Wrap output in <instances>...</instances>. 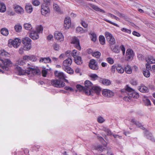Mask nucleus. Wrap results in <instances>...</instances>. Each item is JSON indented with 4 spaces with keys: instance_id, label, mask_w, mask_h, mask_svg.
I'll return each mask as SVG.
<instances>
[{
    "instance_id": "34",
    "label": "nucleus",
    "mask_w": 155,
    "mask_h": 155,
    "mask_svg": "<svg viewBox=\"0 0 155 155\" xmlns=\"http://www.w3.org/2000/svg\"><path fill=\"white\" fill-rule=\"evenodd\" d=\"M110 48L112 50L116 53H118L120 51V50L118 45L114 46L113 48L110 46Z\"/></svg>"
},
{
    "instance_id": "45",
    "label": "nucleus",
    "mask_w": 155,
    "mask_h": 155,
    "mask_svg": "<svg viewBox=\"0 0 155 155\" xmlns=\"http://www.w3.org/2000/svg\"><path fill=\"white\" fill-rule=\"evenodd\" d=\"M15 30L17 32H20L22 29L21 26L20 25H16L14 27Z\"/></svg>"
},
{
    "instance_id": "31",
    "label": "nucleus",
    "mask_w": 155,
    "mask_h": 155,
    "mask_svg": "<svg viewBox=\"0 0 155 155\" xmlns=\"http://www.w3.org/2000/svg\"><path fill=\"white\" fill-rule=\"evenodd\" d=\"M124 71L126 73L128 74H131L132 72V69L130 66L127 65L125 68Z\"/></svg>"
},
{
    "instance_id": "23",
    "label": "nucleus",
    "mask_w": 155,
    "mask_h": 155,
    "mask_svg": "<svg viewBox=\"0 0 155 155\" xmlns=\"http://www.w3.org/2000/svg\"><path fill=\"white\" fill-rule=\"evenodd\" d=\"M128 95L130 98H138L139 97L138 93L135 92L134 90L131 93H127Z\"/></svg>"
},
{
    "instance_id": "51",
    "label": "nucleus",
    "mask_w": 155,
    "mask_h": 155,
    "mask_svg": "<svg viewBox=\"0 0 155 155\" xmlns=\"http://www.w3.org/2000/svg\"><path fill=\"white\" fill-rule=\"evenodd\" d=\"M106 60L107 62L110 64H112L114 63V60L111 58H108Z\"/></svg>"
},
{
    "instance_id": "46",
    "label": "nucleus",
    "mask_w": 155,
    "mask_h": 155,
    "mask_svg": "<svg viewBox=\"0 0 155 155\" xmlns=\"http://www.w3.org/2000/svg\"><path fill=\"white\" fill-rule=\"evenodd\" d=\"M89 77L91 78L94 81L97 79L98 77L96 74H91L89 75Z\"/></svg>"
},
{
    "instance_id": "42",
    "label": "nucleus",
    "mask_w": 155,
    "mask_h": 155,
    "mask_svg": "<svg viewBox=\"0 0 155 155\" xmlns=\"http://www.w3.org/2000/svg\"><path fill=\"white\" fill-rule=\"evenodd\" d=\"M92 55L97 58H99L101 55V53L99 51L94 52L92 53Z\"/></svg>"
},
{
    "instance_id": "55",
    "label": "nucleus",
    "mask_w": 155,
    "mask_h": 155,
    "mask_svg": "<svg viewBox=\"0 0 155 155\" xmlns=\"http://www.w3.org/2000/svg\"><path fill=\"white\" fill-rule=\"evenodd\" d=\"M53 47L55 50L58 51L59 49V46L56 43L54 44L53 45Z\"/></svg>"
},
{
    "instance_id": "6",
    "label": "nucleus",
    "mask_w": 155,
    "mask_h": 155,
    "mask_svg": "<svg viewBox=\"0 0 155 155\" xmlns=\"http://www.w3.org/2000/svg\"><path fill=\"white\" fill-rule=\"evenodd\" d=\"M102 93L103 96L108 98L112 97L114 95L113 92L107 89H103L102 91Z\"/></svg>"
},
{
    "instance_id": "50",
    "label": "nucleus",
    "mask_w": 155,
    "mask_h": 155,
    "mask_svg": "<svg viewBox=\"0 0 155 155\" xmlns=\"http://www.w3.org/2000/svg\"><path fill=\"white\" fill-rule=\"evenodd\" d=\"M32 3L35 6H38L40 4L39 0H32Z\"/></svg>"
},
{
    "instance_id": "64",
    "label": "nucleus",
    "mask_w": 155,
    "mask_h": 155,
    "mask_svg": "<svg viewBox=\"0 0 155 155\" xmlns=\"http://www.w3.org/2000/svg\"><path fill=\"white\" fill-rule=\"evenodd\" d=\"M117 67L115 65H113L112 66L111 68V71L113 73H114Z\"/></svg>"
},
{
    "instance_id": "20",
    "label": "nucleus",
    "mask_w": 155,
    "mask_h": 155,
    "mask_svg": "<svg viewBox=\"0 0 155 155\" xmlns=\"http://www.w3.org/2000/svg\"><path fill=\"white\" fill-rule=\"evenodd\" d=\"M146 66L147 69L145 71H143V73L145 77L147 78H148L150 76V74L149 71L147 69H149L150 68V69L151 68L149 64H147Z\"/></svg>"
},
{
    "instance_id": "47",
    "label": "nucleus",
    "mask_w": 155,
    "mask_h": 155,
    "mask_svg": "<svg viewBox=\"0 0 155 155\" xmlns=\"http://www.w3.org/2000/svg\"><path fill=\"white\" fill-rule=\"evenodd\" d=\"M126 88L127 92H128V93H131L134 90L132 88L129 87L128 85H126Z\"/></svg>"
},
{
    "instance_id": "11",
    "label": "nucleus",
    "mask_w": 155,
    "mask_h": 155,
    "mask_svg": "<svg viewBox=\"0 0 155 155\" xmlns=\"http://www.w3.org/2000/svg\"><path fill=\"white\" fill-rule=\"evenodd\" d=\"M76 87L79 91H83L86 95H90L91 94L90 91H88L85 88V87L80 84H77L76 86Z\"/></svg>"
},
{
    "instance_id": "48",
    "label": "nucleus",
    "mask_w": 155,
    "mask_h": 155,
    "mask_svg": "<svg viewBox=\"0 0 155 155\" xmlns=\"http://www.w3.org/2000/svg\"><path fill=\"white\" fill-rule=\"evenodd\" d=\"M29 60L32 61H36L37 59L36 56L34 55H31L29 56Z\"/></svg>"
},
{
    "instance_id": "37",
    "label": "nucleus",
    "mask_w": 155,
    "mask_h": 155,
    "mask_svg": "<svg viewBox=\"0 0 155 155\" xmlns=\"http://www.w3.org/2000/svg\"><path fill=\"white\" fill-rule=\"evenodd\" d=\"M143 100L145 105L147 106L150 105V101L148 98L146 97H144L143 99Z\"/></svg>"
},
{
    "instance_id": "62",
    "label": "nucleus",
    "mask_w": 155,
    "mask_h": 155,
    "mask_svg": "<svg viewBox=\"0 0 155 155\" xmlns=\"http://www.w3.org/2000/svg\"><path fill=\"white\" fill-rule=\"evenodd\" d=\"M116 14L121 18L125 17V16L124 14L120 12H117Z\"/></svg>"
},
{
    "instance_id": "40",
    "label": "nucleus",
    "mask_w": 155,
    "mask_h": 155,
    "mask_svg": "<svg viewBox=\"0 0 155 155\" xmlns=\"http://www.w3.org/2000/svg\"><path fill=\"white\" fill-rule=\"evenodd\" d=\"M102 83L103 84L105 85H109L111 84V81L110 80L105 79H103L102 80Z\"/></svg>"
},
{
    "instance_id": "63",
    "label": "nucleus",
    "mask_w": 155,
    "mask_h": 155,
    "mask_svg": "<svg viewBox=\"0 0 155 155\" xmlns=\"http://www.w3.org/2000/svg\"><path fill=\"white\" fill-rule=\"evenodd\" d=\"M102 148V147L101 146H99L96 147L95 149L98 151H100L102 152L103 150Z\"/></svg>"
},
{
    "instance_id": "36",
    "label": "nucleus",
    "mask_w": 155,
    "mask_h": 155,
    "mask_svg": "<svg viewBox=\"0 0 155 155\" xmlns=\"http://www.w3.org/2000/svg\"><path fill=\"white\" fill-rule=\"evenodd\" d=\"M99 41L100 44L102 45L105 44V38L103 35H101L99 37Z\"/></svg>"
},
{
    "instance_id": "14",
    "label": "nucleus",
    "mask_w": 155,
    "mask_h": 155,
    "mask_svg": "<svg viewBox=\"0 0 155 155\" xmlns=\"http://www.w3.org/2000/svg\"><path fill=\"white\" fill-rule=\"evenodd\" d=\"M9 42H10L11 44L15 48H17L19 46L21 43V40L18 38H16L14 40H12Z\"/></svg>"
},
{
    "instance_id": "38",
    "label": "nucleus",
    "mask_w": 155,
    "mask_h": 155,
    "mask_svg": "<svg viewBox=\"0 0 155 155\" xmlns=\"http://www.w3.org/2000/svg\"><path fill=\"white\" fill-rule=\"evenodd\" d=\"M90 35H91V40L94 42H95L97 40V35L96 34L92 32L91 33H90Z\"/></svg>"
},
{
    "instance_id": "59",
    "label": "nucleus",
    "mask_w": 155,
    "mask_h": 155,
    "mask_svg": "<svg viewBox=\"0 0 155 155\" xmlns=\"http://www.w3.org/2000/svg\"><path fill=\"white\" fill-rule=\"evenodd\" d=\"M1 51V55L7 56L8 54V53L4 50H3Z\"/></svg>"
},
{
    "instance_id": "16",
    "label": "nucleus",
    "mask_w": 155,
    "mask_h": 155,
    "mask_svg": "<svg viewBox=\"0 0 155 155\" xmlns=\"http://www.w3.org/2000/svg\"><path fill=\"white\" fill-rule=\"evenodd\" d=\"M71 20L69 17H66L64 20V26L65 28L67 29L69 28L71 26Z\"/></svg>"
},
{
    "instance_id": "9",
    "label": "nucleus",
    "mask_w": 155,
    "mask_h": 155,
    "mask_svg": "<svg viewBox=\"0 0 155 155\" xmlns=\"http://www.w3.org/2000/svg\"><path fill=\"white\" fill-rule=\"evenodd\" d=\"M16 68L17 71L18 72L19 75H29L30 74V71L28 69L23 70L21 67L19 66H17Z\"/></svg>"
},
{
    "instance_id": "43",
    "label": "nucleus",
    "mask_w": 155,
    "mask_h": 155,
    "mask_svg": "<svg viewBox=\"0 0 155 155\" xmlns=\"http://www.w3.org/2000/svg\"><path fill=\"white\" fill-rule=\"evenodd\" d=\"M18 64L20 65H23L25 64V62L23 59L19 58L17 61Z\"/></svg>"
},
{
    "instance_id": "53",
    "label": "nucleus",
    "mask_w": 155,
    "mask_h": 155,
    "mask_svg": "<svg viewBox=\"0 0 155 155\" xmlns=\"http://www.w3.org/2000/svg\"><path fill=\"white\" fill-rule=\"evenodd\" d=\"M121 30L124 32L127 33L129 34H130L131 33V31L130 30L124 28H122L121 29Z\"/></svg>"
},
{
    "instance_id": "33",
    "label": "nucleus",
    "mask_w": 155,
    "mask_h": 155,
    "mask_svg": "<svg viewBox=\"0 0 155 155\" xmlns=\"http://www.w3.org/2000/svg\"><path fill=\"white\" fill-rule=\"evenodd\" d=\"M6 8L5 4L0 3V12H4L6 11Z\"/></svg>"
},
{
    "instance_id": "15",
    "label": "nucleus",
    "mask_w": 155,
    "mask_h": 155,
    "mask_svg": "<svg viewBox=\"0 0 155 155\" xmlns=\"http://www.w3.org/2000/svg\"><path fill=\"white\" fill-rule=\"evenodd\" d=\"M72 60L70 58H68L64 61L63 63V68L70 66L72 64Z\"/></svg>"
},
{
    "instance_id": "52",
    "label": "nucleus",
    "mask_w": 155,
    "mask_h": 155,
    "mask_svg": "<svg viewBox=\"0 0 155 155\" xmlns=\"http://www.w3.org/2000/svg\"><path fill=\"white\" fill-rule=\"evenodd\" d=\"M135 125L138 127L140 128L141 129L144 130L145 129L143 125H142L141 123H139V122H137L135 123Z\"/></svg>"
},
{
    "instance_id": "10",
    "label": "nucleus",
    "mask_w": 155,
    "mask_h": 155,
    "mask_svg": "<svg viewBox=\"0 0 155 155\" xmlns=\"http://www.w3.org/2000/svg\"><path fill=\"white\" fill-rule=\"evenodd\" d=\"M89 66L91 69L94 70H97L99 68L95 60L94 59H91L90 61Z\"/></svg>"
},
{
    "instance_id": "32",
    "label": "nucleus",
    "mask_w": 155,
    "mask_h": 155,
    "mask_svg": "<svg viewBox=\"0 0 155 155\" xmlns=\"http://www.w3.org/2000/svg\"><path fill=\"white\" fill-rule=\"evenodd\" d=\"M64 70L68 73L70 74H72L74 73L73 70L70 67H68L63 68Z\"/></svg>"
},
{
    "instance_id": "2",
    "label": "nucleus",
    "mask_w": 155,
    "mask_h": 155,
    "mask_svg": "<svg viewBox=\"0 0 155 155\" xmlns=\"http://www.w3.org/2000/svg\"><path fill=\"white\" fill-rule=\"evenodd\" d=\"M31 39L28 37H26L23 38L22 42L24 45L25 50L28 51L31 48Z\"/></svg>"
},
{
    "instance_id": "49",
    "label": "nucleus",
    "mask_w": 155,
    "mask_h": 155,
    "mask_svg": "<svg viewBox=\"0 0 155 155\" xmlns=\"http://www.w3.org/2000/svg\"><path fill=\"white\" fill-rule=\"evenodd\" d=\"M77 32L78 33H83L84 30L82 28L80 27H78L76 29Z\"/></svg>"
},
{
    "instance_id": "12",
    "label": "nucleus",
    "mask_w": 155,
    "mask_h": 155,
    "mask_svg": "<svg viewBox=\"0 0 155 155\" xmlns=\"http://www.w3.org/2000/svg\"><path fill=\"white\" fill-rule=\"evenodd\" d=\"M101 91V88L100 87L97 86H93L92 89L89 90V91H91V94L89 96L93 95V91H94L97 95H99L100 94Z\"/></svg>"
},
{
    "instance_id": "39",
    "label": "nucleus",
    "mask_w": 155,
    "mask_h": 155,
    "mask_svg": "<svg viewBox=\"0 0 155 155\" xmlns=\"http://www.w3.org/2000/svg\"><path fill=\"white\" fill-rule=\"evenodd\" d=\"M72 56L74 58H76L79 56V53L78 52L77 50H73L72 52L71 53Z\"/></svg>"
},
{
    "instance_id": "13",
    "label": "nucleus",
    "mask_w": 155,
    "mask_h": 155,
    "mask_svg": "<svg viewBox=\"0 0 155 155\" xmlns=\"http://www.w3.org/2000/svg\"><path fill=\"white\" fill-rule=\"evenodd\" d=\"M55 39L60 41H63L64 40V37L62 34L60 32L56 31L54 34Z\"/></svg>"
},
{
    "instance_id": "41",
    "label": "nucleus",
    "mask_w": 155,
    "mask_h": 155,
    "mask_svg": "<svg viewBox=\"0 0 155 155\" xmlns=\"http://www.w3.org/2000/svg\"><path fill=\"white\" fill-rule=\"evenodd\" d=\"M24 26L25 29L28 30H31L32 28L31 24L29 23L25 24Z\"/></svg>"
},
{
    "instance_id": "54",
    "label": "nucleus",
    "mask_w": 155,
    "mask_h": 155,
    "mask_svg": "<svg viewBox=\"0 0 155 155\" xmlns=\"http://www.w3.org/2000/svg\"><path fill=\"white\" fill-rule=\"evenodd\" d=\"M104 20L105 21H106V22L110 24H111L116 27H119V26L117 24L115 23H114L107 19H104Z\"/></svg>"
},
{
    "instance_id": "7",
    "label": "nucleus",
    "mask_w": 155,
    "mask_h": 155,
    "mask_svg": "<svg viewBox=\"0 0 155 155\" xmlns=\"http://www.w3.org/2000/svg\"><path fill=\"white\" fill-rule=\"evenodd\" d=\"M51 83L54 87H61L65 86V83L64 82H61L58 80L52 79L51 80Z\"/></svg>"
},
{
    "instance_id": "17",
    "label": "nucleus",
    "mask_w": 155,
    "mask_h": 155,
    "mask_svg": "<svg viewBox=\"0 0 155 155\" xmlns=\"http://www.w3.org/2000/svg\"><path fill=\"white\" fill-rule=\"evenodd\" d=\"M30 38L33 40H36L39 38L38 33L35 31H33L30 33L29 35Z\"/></svg>"
},
{
    "instance_id": "28",
    "label": "nucleus",
    "mask_w": 155,
    "mask_h": 155,
    "mask_svg": "<svg viewBox=\"0 0 155 155\" xmlns=\"http://www.w3.org/2000/svg\"><path fill=\"white\" fill-rule=\"evenodd\" d=\"M74 62L77 64L80 65L81 64L83 63L82 58L81 56H78L76 58H74Z\"/></svg>"
},
{
    "instance_id": "58",
    "label": "nucleus",
    "mask_w": 155,
    "mask_h": 155,
    "mask_svg": "<svg viewBox=\"0 0 155 155\" xmlns=\"http://www.w3.org/2000/svg\"><path fill=\"white\" fill-rule=\"evenodd\" d=\"M97 121L100 123H102L104 121V119L101 117H99L97 118Z\"/></svg>"
},
{
    "instance_id": "18",
    "label": "nucleus",
    "mask_w": 155,
    "mask_h": 155,
    "mask_svg": "<svg viewBox=\"0 0 155 155\" xmlns=\"http://www.w3.org/2000/svg\"><path fill=\"white\" fill-rule=\"evenodd\" d=\"M85 88L87 89L88 91L92 89L93 87V84L89 81L86 80L84 82Z\"/></svg>"
},
{
    "instance_id": "1",
    "label": "nucleus",
    "mask_w": 155,
    "mask_h": 155,
    "mask_svg": "<svg viewBox=\"0 0 155 155\" xmlns=\"http://www.w3.org/2000/svg\"><path fill=\"white\" fill-rule=\"evenodd\" d=\"M0 63V67L3 70L8 71L10 67L12 64V63L11 61L8 59H4L2 60Z\"/></svg>"
},
{
    "instance_id": "25",
    "label": "nucleus",
    "mask_w": 155,
    "mask_h": 155,
    "mask_svg": "<svg viewBox=\"0 0 155 155\" xmlns=\"http://www.w3.org/2000/svg\"><path fill=\"white\" fill-rule=\"evenodd\" d=\"M14 9L15 12L18 14H21L24 12L23 8L18 5H16Z\"/></svg>"
},
{
    "instance_id": "5",
    "label": "nucleus",
    "mask_w": 155,
    "mask_h": 155,
    "mask_svg": "<svg viewBox=\"0 0 155 155\" xmlns=\"http://www.w3.org/2000/svg\"><path fill=\"white\" fill-rule=\"evenodd\" d=\"M134 56V53L131 49H128L126 51V58L127 61H131Z\"/></svg>"
},
{
    "instance_id": "30",
    "label": "nucleus",
    "mask_w": 155,
    "mask_h": 155,
    "mask_svg": "<svg viewBox=\"0 0 155 155\" xmlns=\"http://www.w3.org/2000/svg\"><path fill=\"white\" fill-rule=\"evenodd\" d=\"M116 70L120 74H123L124 71V69L120 64H118Z\"/></svg>"
},
{
    "instance_id": "35",
    "label": "nucleus",
    "mask_w": 155,
    "mask_h": 155,
    "mask_svg": "<svg viewBox=\"0 0 155 155\" xmlns=\"http://www.w3.org/2000/svg\"><path fill=\"white\" fill-rule=\"evenodd\" d=\"M1 32L4 36H7L8 34V30L5 28H2L1 30Z\"/></svg>"
},
{
    "instance_id": "29",
    "label": "nucleus",
    "mask_w": 155,
    "mask_h": 155,
    "mask_svg": "<svg viewBox=\"0 0 155 155\" xmlns=\"http://www.w3.org/2000/svg\"><path fill=\"white\" fill-rule=\"evenodd\" d=\"M25 9L26 11L28 13H31L33 11V8L31 5L28 4L25 6Z\"/></svg>"
},
{
    "instance_id": "3",
    "label": "nucleus",
    "mask_w": 155,
    "mask_h": 155,
    "mask_svg": "<svg viewBox=\"0 0 155 155\" xmlns=\"http://www.w3.org/2000/svg\"><path fill=\"white\" fill-rule=\"evenodd\" d=\"M105 36L107 41L110 45V46L115 44L116 41L115 38L110 33L108 32H106L105 33Z\"/></svg>"
},
{
    "instance_id": "26",
    "label": "nucleus",
    "mask_w": 155,
    "mask_h": 155,
    "mask_svg": "<svg viewBox=\"0 0 155 155\" xmlns=\"http://www.w3.org/2000/svg\"><path fill=\"white\" fill-rule=\"evenodd\" d=\"M39 61L40 62L43 63H50L51 62V60L49 57L47 58H40Z\"/></svg>"
},
{
    "instance_id": "27",
    "label": "nucleus",
    "mask_w": 155,
    "mask_h": 155,
    "mask_svg": "<svg viewBox=\"0 0 155 155\" xmlns=\"http://www.w3.org/2000/svg\"><path fill=\"white\" fill-rule=\"evenodd\" d=\"M139 89V91L141 92L146 93L148 92V88L143 85H141L140 86Z\"/></svg>"
},
{
    "instance_id": "60",
    "label": "nucleus",
    "mask_w": 155,
    "mask_h": 155,
    "mask_svg": "<svg viewBox=\"0 0 155 155\" xmlns=\"http://www.w3.org/2000/svg\"><path fill=\"white\" fill-rule=\"evenodd\" d=\"M81 25L84 28H87L88 26V24L87 23L85 22L84 21H82L81 22Z\"/></svg>"
},
{
    "instance_id": "8",
    "label": "nucleus",
    "mask_w": 155,
    "mask_h": 155,
    "mask_svg": "<svg viewBox=\"0 0 155 155\" xmlns=\"http://www.w3.org/2000/svg\"><path fill=\"white\" fill-rule=\"evenodd\" d=\"M71 43L74 45L75 48L76 49L79 50H81V48L79 40L77 37H74L72 38Z\"/></svg>"
},
{
    "instance_id": "44",
    "label": "nucleus",
    "mask_w": 155,
    "mask_h": 155,
    "mask_svg": "<svg viewBox=\"0 0 155 155\" xmlns=\"http://www.w3.org/2000/svg\"><path fill=\"white\" fill-rule=\"evenodd\" d=\"M37 32L38 33H42L43 30V28L41 25L38 26L36 28Z\"/></svg>"
},
{
    "instance_id": "24",
    "label": "nucleus",
    "mask_w": 155,
    "mask_h": 155,
    "mask_svg": "<svg viewBox=\"0 0 155 155\" xmlns=\"http://www.w3.org/2000/svg\"><path fill=\"white\" fill-rule=\"evenodd\" d=\"M89 5L93 9L96 11L104 13L105 12L104 10L100 9L96 5L93 4H90Z\"/></svg>"
},
{
    "instance_id": "56",
    "label": "nucleus",
    "mask_w": 155,
    "mask_h": 155,
    "mask_svg": "<svg viewBox=\"0 0 155 155\" xmlns=\"http://www.w3.org/2000/svg\"><path fill=\"white\" fill-rule=\"evenodd\" d=\"M53 8L54 10H56L57 11H60V8L58 5L57 4H55L53 5Z\"/></svg>"
},
{
    "instance_id": "22",
    "label": "nucleus",
    "mask_w": 155,
    "mask_h": 155,
    "mask_svg": "<svg viewBox=\"0 0 155 155\" xmlns=\"http://www.w3.org/2000/svg\"><path fill=\"white\" fill-rule=\"evenodd\" d=\"M146 60L148 64L155 63V59L151 55L148 56L147 58H146Z\"/></svg>"
},
{
    "instance_id": "21",
    "label": "nucleus",
    "mask_w": 155,
    "mask_h": 155,
    "mask_svg": "<svg viewBox=\"0 0 155 155\" xmlns=\"http://www.w3.org/2000/svg\"><path fill=\"white\" fill-rule=\"evenodd\" d=\"M28 69L29 70L30 74L31 72L34 75L39 74L40 73L39 70L36 69L34 68L29 67H28Z\"/></svg>"
},
{
    "instance_id": "4",
    "label": "nucleus",
    "mask_w": 155,
    "mask_h": 155,
    "mask_svg": "<svg viewBox=\"0 0 155 155\" xmlns=\"http://www.w3.org/2000/svg\"><path fill=\"white\" fill-rule=\"evenodd\" d=\"M50 12L48 5L45 3H43L41 5V13L42 15L45 16H48Z\"/></svg>"
},
{
    "instance_id": "57",
    "label": "nucleus",
    "mask_w": 155,
    "mask_h": 155,
    "mask_svg": "<svg viewBox=\"0 0 155 155\" xmlns=\"http://www.w3.org/2000/svg\"><path fill=\"white\" fill-rule=\"evenodd\" d=\"M120 48L122 51L123 54L124 55L125 52V48L124 46L123 45H121L120 46Z\"/></svg>"
},
{
    "instance_id": "19",
    "label": "nucleus",
    "mask_w": 155,
    "mask_h": 155,
    "mask_svg": "<svg viewBox=\"0 0 155 155\" xmlns=\"http://www.w3.org/2000/svg\"><path fill=\"white\" fill-rule=\"evenodd\" d=\"M54 74L56 77L60 79H64L65 78V76L62 72H60L56 71L54 72Z\"/></svg>"
},
{
    "instance_id": "61",
    "label": "nucleus",
    "mask_w": 155,
    "mask_h": 155,
    "mask_svg": "<svg viewBox=\"0 0 155 155\" xmlns=\"http://www.w3.org/2000/svg\"><path fill=\"white\" fill-rule=\"evenodd\" d=\"M29 56L25 55L23 57V59L25 61H28L29 60Z\"/></svg>"
}]
</instances>
